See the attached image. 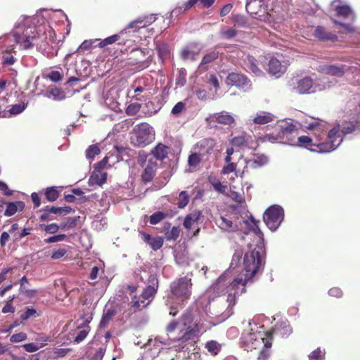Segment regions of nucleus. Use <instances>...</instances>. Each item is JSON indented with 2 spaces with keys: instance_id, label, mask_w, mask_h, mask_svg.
<instances>
[{
  "instance_id": "9",
  "label": "nucleus",
  "mask_w": 360,
  "mask_h": 360,
  "mask_svg": "<svg viewBox=\"0 0 360 360\" xmlns=\"http://www.w3.org/2000/svg\"><path fill=\"white\" fill-rule=\"evenodd\" d=\"M216 146L217 142L214 139L205 138L198 141L193 146V149L204 157L210 155Z\"/></svg>"
},
{
  "instance_id": "19",
  "label": "nucleus",
  "mask_w": 360,
  "mask_h": 360,
  "mask_svg": "<svg viewBox=\"0 0 360 360\" xmlns=\"http://www.w3.org/2000/svg\"><path fill=\"white\" fill-rule=\"evenodd\" d=\"M269 162L268 157L264 154H255L253 158L246 162L251 169H256L266 165Z\"/></svg>"
},
{
  "instance_id": "53",
  "label": "nucleus",
  "mask_w": 360,
  "mask_h": 360,
  "mask_svg": "<svg viewBox=\"0 0 360 360\" xmlns=\"http://www.w3.org/2000/svg\"><path fill=\"white\" fill-rule=\"evenodd\" d=\"M27 338V335L24 332H20L18 333L13 334L10 338V341L11 342H20L25 340Z\"/></svg>"
},
{
  "instance_id": "35",
  "label": "nucleus",
  "mask_w": 360,
  "mask_h": 360,
  "mask_svg": "<svg viewBox=\"0 0 360 360\" xmlns=\"http://www.w3.org/2000/svg\"><path fill=\"white\" fill-rule=\"evenodd\" d=\"M116 311L115 309H108L106 310L101 318L99 326L101 328H105L107 325L109 323L110 321L112 319V318L115 316Z\"/></svg>"
},
{
  "instance_id": "4",
  "label": "nucleus",
  "mask_w": 360,
  "mask_h": 360,
  "mask_svg": "<svg viewBox=\"0 0 360 360\" xmlns=\"http://www.w3.org/2000/svg\"><path fill=\"white\" fill-rule=\"evenodd\" d=\"M131 143L138 147H145L155 140V131L147 123H141L134 130Z\"/></svg>"
},
{
  "instance_id": "56",
  "label": "nucleus",
  "mask_w": 360,
  "mask_h": 360,
  "mask_svg": "<svg viewBox=\"0 0 360 360\" xmlns=\"http://www.w3.org/2000/svg\"><path fill=\"white\" fill-rule=\"evenodd\" d=\"M300 146L308 148L312 146V139L307 136H301L298 138Z\"/></svg>"
},
{
  "instance_id": "59",
  "label": "nucleus",
  "mask_w": 360,
  "mask_h": 360,
  "mask_svg": "<svg viewBox=\"0 0 360 360\" xmlns=\"http://www.w3.org/2000/svg\"><path fill=\"white\" fill-rule=\"evenodd\" d=\"M328 294L330 296H332V297H334L336 298H340L343 295V292H342V290L338 287H334V288H330L328 290Z\"/></svg>"
},
{
  "instance_id": "18",
  "label": "nucleus",
  "mask_w": 360,
  "mask_h": 360,
  "mask_svg": "<svg viewBox=\"0 0 360 360\" xmlns=\"http://www.w3.org/2000/svg\"><path fill=\"white\" fill-rule=\"evenodd\" d=\"M318 70L323 74L337 77H342L345 74V69L342 65H321L319 67Z\"/></svg>"
},
{
  "instance_id": "3",
  "label": "nucleus",
  "mask_w": 360,
  "mask_h": 360,
  "mask_svg": "<svg viewBox=\"0 0 360 360\" xmlns=\"http://www.w3.org/2000/svg\"><path fill=\"white\" fill-rule=\"evenodd\" d=\"M158 279L154 275L148 278V285L143 288L141 295L131 296L129 306L134 312L141 311L146 309L154 299L158 289Z\"/></svg>"
},
{
  "instance_id": "28",
  "label": "nucleus",
  "mask_w": 360,
  "mask_h": 360,
  "mask_svg": "<svg viewBox=\"0 0 360 360\" xmlns=\"http://www.w3.org/2000/svg\"><path fill=\"white\" fill-rule=\"evenodd\" d=\"M316 37L322 41H336L338 37L331 32H327L326 30L320 26L316 27Z\"/></svg>"
},
{
  "instance_id": "29",
  "label": "nucleus",
  "mask_w": 360,
  "mask_h": 360,
  "mask_svg": "<svg viewBox=\"0 0 360 360\" xmlns=\"http://www.w3.org/2000/svg\"><path fill=\"white\" fill-rule=\"evenodd\" d=\"M335 11L338 16H342L343 18L351 17L352 20L355 18V15L354 14L352 10L347 5L338 6L335 8Z\"/></svg>"
},
{
  "instance_id": "15",
  "label": "nucleus",
  "mask_w": 360,
  "mask_h": 360,
  "mask_svg": "<svg viewBox=\"0 0 360 360\" xmlns=\"http://www.w3.org/2000/svg\"><path fill=\"white\" fill-rule=\"evenodd\" d=\"M155 20V17L153 15L145 16L139 18L127 25L125 29L128 31L129 29H133L134 32H138L141 28L146 27Z\"/></svg>"
},
{
  "instance_id": "26",
  "label": "nucleus",
  "mask_w": 360,
  "mask_h": 360,
  "mask_svg": "<svg viewBox=\"0 0 360 360\" xmlns=\"http://www.w3.org/2000/svg\"><path fill=\"white\" fill-rule=\"evenodd\" d=\"M267 71L270 74L276 75L283 72V67L278 59L273 58L268 63Z\"/></svg>"
},
{
  "instance_id": "34",
  "label": "nucleus",
  "mask_w": 360,
  "mask_h": 360,
  "mask_svg": "<svg viewBox=\"0 0 360 360\" xmlns=\"http://www.w3.org/2000/svg\"><path fill=\"white\" fill-rule=\"evenodd\" d=\"M219 57V52L217 51H211L206 55L204 56V57L202 59V61L199 65L200 68H204L205 70H207V68H205L204 66L207 64H209L215 60H217Z\"/></svg>"
},
{
  "instance_id": "39",
  "label": "nucleus",
  "mask_w": 360,
  "mask_h": 360,
  "mask_svg": "<svg viewBox=\"0 0 360 360\" xmlns=\"http://www.w3.org/2000/svg\"><path fill=\"white\" fill-rule=\"evenodd\" d=\"M156 49L158 53V56L162 59L167 58L169 55V49L167 44L165 43L158 44L156 45Z\"/></svg>"
},
{
  "instance_id": "55",
  "label": "nucleus",
  "mask_w": 360,
  "mask_h": 360,
  "mask_svg": "<svg viewBox=\"0 0 360 360\" xmlns=\"http://www.w3.org/2000/svg\"><path fill=\"white\" fill-rule=\"evenodd\" d=\"M246 143L247 141L244 136H236L231 141L232 145L238 147L244 146L246 145Z\"/></svg>"
},
{
  "instance_id": "45",
  "label": "nucleus",
  "mask_w": 360,
  "mask_h": 360,
  "mask_svg": "<svg viewBox=\"0 0 360 360\" xmlns=\"http://www.w3.org/2000/svg\"><path fill=\"white\" fill-rule=\"evenodd\" d=\"M179 228L173 226L170 231L165 232V238L167 240H176L179 236Z\"/></svg>"
},
{
  "instance_id": "32",
  "label": "nucleus",
  "mask_w": 360,
  "mask_h": 360,
  "mask_svg": "<svg viewBox=\"0 0 360 360\" xmlns=\"http://www.w3.org/2000/svg\"><path fill=\"white\" fill-rule=\"evenodd\" d=\"M44 195L47 201L54 202L58 198L60 192L55 186L48 187L44 190Z\"/></svg>"
},
{
  "instance_id": "54",
  "label": "nucleus",
  "mask_w": 360,
  "mask_h": 360,
  "mask_svg": "<svg viewBox=\"0 0 360 360\" xmlns=\"http://www.w3.org/2000/svg\"><path fill=\"white\" fill-rule=\"evenodd\" d=\"M66 237L67 236L65 234H58L44 239V242L46 243H53L56 242H60L63 241L66 238Z\"/></svg>"
},
{
  "instance_id": "50",
  "label": "nucleus",
  "mask_w": 360,
  "mask_h": 360,
  "mask_svg": "<svg viewBox=\"0 0 360 360\" xmlns=\"http://www.w3.org/2000/svg\"><path fill=\"white\" fill-rule=\"evenodd\" d=\"M40 227L42 229H44L46 233L50 234L56 233V232H58L60 228V226L56 223H52L48 225L41 224Z\"/></svg>"
},
{
  "instance_id": "37",
  "label": "nucleus",
  "mask_w": 360,
  "mask_h": 360,
  "mask_svg": "<svg viewBox=\"0 0 360 360\" xmlns=\"http://www.w3.org/2000/svg\"><path fill=\"white\" fill-rule=\"evenodd\" d=\"M199 49L194 50L187 47L184 49L181 52V57L184 60L191 59L192 60H195L196 56L199 54Z\"/></svg>"
},
{
  "instance_id": "1",
  "label": "nucleus",
  "mask_w": 360,
  "mask_h": 360,
  "mask_svg": "<svg viewBox=\"0 0 360 360\" xmlns=\"http://www.w3.org/2000/svg\"><path fill=\"white\" fill-rule=\"evenodd\" d=\"M264 251V247L262 245H257L253 249H250L245 253L243 257L244 278L242 276L236 278L233 281V288L241 285V292L246 291V283L254 277L262 266V255Z\"/></svg>"
},
{
  "instance_id": "38",
  "label": "nucleus",
  "mask_w": 360,
  "mask_h": 360,
  "mask_svg": "<svg viewBox=\"0 0 360 360\" xmlns=\"http://www.w3.org/2000/svg\"><path fill=\"white\" fill-rule=\"evenodd\" d=\"M107 180V173H102L101 175L94 174L91 175L89 178V184H96L99 186H102L106 182Z\"/></svg>"
},
{
  "instance_id": "22",
  "label": "nucleus",
  "mask_w": 360,
  "mask_h": 360,
  "mask_svg": "<svg viewBox=\"0 0 360 360\" xmlns=\"http://www.w3.org/2000/svg\"><path fill=\"white\" fill-rule=\"evenodd\" d=\"M6 208L4 212V215L11 217L14 215L18 212H21L25 208V203L22 201H15L6 202Z\"/></svg>"
},
{
  "instance_id": "64",
  "label": "nucleus",
  "mask_w": 360,
  "mask_h": 360,
  "mask_svg": "<svg viewBox=\"0 0 360 360\" xmlns=\"http://www.w3.org/2000/svg\"><path fill=\"white\" fill-rule=\"evenodd\" d=\"M15 62V58L11 54H6L3 56V65H11Z\"/></svg>"
},
{
  "instance_id": "46",
  "label": "nucleus",
  "mask_w": 360,
  "mask_h": 360,
  "mask_svg": "<svg viewBox=\"0 0 360 360\" xmlns=\"http://www.w3.org/2000/svg\"><path fill=\"white\" fill-rule=\"evenodd\" d=\"M141 108V105L140 103H131L126 108V114L129 116H134L140 111Z\"/></svg>"
},
{
  "instance_id": "7",
  "label": "nucleus",
  "mask_w": 360,
  "mask_h": 360,
  "mask_svg": "<svg viewBox=\"0 0 360 360\" xmlns=\"http://www.w3.org/2000/svg\"><path fill=\"white\" fill-rule=\"evenodd\" d=\"M264 343V339L255 333H243L241 337V347L248 352L259 348Z\"/></svg>"
},
{
  "instance_id": "31",
  "label": "nucleus",
  "mask_w": 360,
  "mask_h": 360,
  "mask_svg": "<svg viewBox=\"0 0 360 360\" xmlns=\"http://www.w3.org/2000/svg\"><path fill=\"white\" fill-rule=\"evenodd\" d=\"M216 224L222 230L226 231H233V222L231 220L224 217H219V219H216Z\"/></svg>"
},
{
  "instance_id": "49",
  "label": "nucleus",
  "mask_w": 360,
  "mask_h": 360,
  "mask_svg": "<svg viewBox=\"0 0 360 360\" xmlns=\"http://www.w3.org/2000/svg\"><path fill=\"white\" fill-rule=\"evenodd\" d=\"M68 253V250L66 248H60L57 250H54L51 254V259H59L63 257H65Z\"/></svg>"
},
{
  "instance_id": "17",
  "label": "nucleus",
  "mask_w": 360,
  "mask_h": 360,
  "mask_svg": "<svg viewBox=\"0 0 360 360\" xmlns=\"http://www.w3.org/2000/svg\"><path fill=\"white\" fill-rule=\"evenodd\" d=\"M197 311L188 309L181 316L180 321L184 328H193L195 322H199L197 319Z\"/></svg>"
},
{
  "instance_id": "42",
  "label": "nucleus",
  "mask_w": 360,
  "mask_h": 360,
  "mask_svg": "<svg viewBox=\"0 0 360 360\" xmlns=\"http://www.w3.org/2000/svg\"><path fill=\"white\" fill-rule=\"evenodd\" d=\"M100 152L101 150L97 144L91 145L86 150V157L87 159L93 160Z\"/></svg>"
},
{
  "instance_id": "20",
  "label": "nucleus",
  "mask_w": 360,
  "mask_h": 360,
  "mask_svg": "<svg viewBox=\"0 0 360 360\" xmlns=\"http://www.w3.org/2000/svg\"><path fill=\"white\" fill-rule=\"evenodd\" d=\"M275 118L274 115L269 112L259 111L256 114L252 121L255 124L262 125L273 122Z\"/></svg>"
},
{
  "instance_id": "21",
  "label": "nucleus",
  "mask_w": 360,
  "mask_h": 360,
  "mask_svg": "<svg viewBox=\"0 0 360 360\" xmlns=\"http://www.w3.org/2000/svg\"><path fill=\"white\" fill-rule=\"evenodd\" d=\"M120 33H123L122 38L119 39L118 44L125 46V51H127L129 49L133 47L135 45V40L133 39L134 37V32L131 34L130 31H127V29H124Z\"/></svg>"
},
{
  "instance_id": "40",
  "label": "nucleus",
  "mask_w": 360,
  "mask_h": 360,
  "mask_svg": "<svg viewBox=\"0 0 360 360\" xmlns=\"http://www.w3.org/2000/svg\"><path fill=\"white\" fill-rule=\"evenodd\" d=\"M89 330L90 328L88 325V322L86 321L83 328L78 332L77 335L75 338V342L79 343L84 340L87 336Z\"/></svg>"
},
{
  "instance_id": "25",
  "label": "nucleus",
  "mask_w": 360,
  "mask_h": 360,
  "mask_svg": "<svg viewBox=\"0 0 360 360\" xmlns=\"http://www.w3.org/2000/svg\"><path fill=\"white\" fill-rule=\"evenodd\" d=\"M297 90L300 94L309 93L313 86V79L309 77H305L297 82Z\"/></svg>"
},
{
  "instance_id": "63",
  "label": "nucleus",
  "mask_w": 360,
  "mask_h": 360,
  "mask_svg": "<svg viewBox=\"0 0 360 360\" xmlns=\"http://www.w3.org/2000/svg\"><path fill=\"white\" fill-rule=\"evenodd\" d=\"M48 77L53 82H59L62 79V76H61L60 73L57 70L51 71L49 74Z\"/></svg>"
},
{
  "instance_id": "23",
  "label": "nucleus",
  "mask_w": 360,
  "mask_h": 360,
  "mask_svg": "<svg viewBox=\"0 0 360 360\" xmlns=\"http://www.w3.org/2000/svg\"><path fill=\"white\" fill-rule=\"evenodd\" d=\"M169 153V147L162 143H159L151 150V154L158 160H165Z\"/></svg>"
},
{
  "instance_id": "5",
  "label": "nucleus",
  "mask_w": 360,
  "mask_h": 360,
  "mask_svg": "<svg viewBox=\"0 0 360 360\" xmlns=\"http://www.w3.org/2000/svg\"><path fill=\"white\" fill-rule=\"evenodd\" d=\"M192 285L191 278L187 276L176 278L170 284L171 294L183 302L190 299Z\"/></svg>"
},
{
  "instance_id": "8",
  "label": "nucleus",
  "mask_w": 360,
  "mask_h": 360,
  "mask_svg": "<svg viewBox=\"0 0 360 360\" xmlns=\"http://www.w3.org/2000/svg\"><path fill=\"white\" fill-rule=\"evenodd\" d=\"M129 60V64L136 65L138 68L144 69L149 65L146 52L141 49H132Z\"/></svg>"
},
{
  "instance_id": "13",
  "label": "nucleus",
  "mask_w": 360,
  "mask_h": 360,
  "mask_svg": "<svg viewBox=\"0 0 360 360\" xmlns=\"http://www.w3.org/2000/svg\"><path fill=\"white\" fill-rule=\"evenodd\" d=\"M139 234L141 239L154 251L160 250L163 245L164 240L162 237H152L151 235L143 231H139Z\"/></svg>"
},
{
  "instance_id": "44",
  "label": "nucleus",
  "mask_w": 360,
  "mask_h": 360,
  "mask_svg": "<svg viewBox=\"0 0 360 360\" xmlns=\"http://www.w3.org/2000/svg\"><path fill=\"white\" fill-rule=\"evenodd\" d=\"M167 217V214L162 212L158 211L150 215L149 221L150 224L155 225L163 220Z\"/></svg>"
},
{
  "instance_id": "30",
  "label": "nucleus",
  "mask_w": 360,
  "mask_h": 360,
  "mask_svg": "<svg viewBox=\"0 0 360 360\" xmlns=\"http://www.w3.org/2000/svg\"><path fill=\"white\" fill-rule=\"evenodd\" d=\"M242 286L238 285L235 287L234 290H230L228 293L227 302L229 307H233L236 303V296L241 295Z\"/></svg>"
},
{
  "instance_id": "48",
  "label": "nucleus",
  "mask_w": 360,
  "mask_h": 360,
  "mask_svg": "<svg viewBox=\"0 0 360 360\" xmlns=\"http://www.w3.org/2000/svg\"><path fill=\"white\" fill-rule=\"evenodd\" d=\"M226 165L223 167L221 169L222 174H229L231 172H234L236 171L237 164L233 162L232 160L230 162H225Z\"/></svg>"
},
{
  "instance_id": "58",
  "label": "nucleus",
  "mask_w": 360,
  "mask_h": 360,
  "mask_svg": "<svg viewBox=\"0 0 360 360\" xmlns=\"http://www.w3.org/2000/svg\"><path fill=\"white\" fill-rule=\"evenodd\" d=\"M37 314V311L32 308H27L26 311L21 314L20 319L22 321H26L29 319L30 317L34 316Z\"/></svg>"
},
{
  "instance_id": "16",
  "label": "nucleus",
  "mask_w": 360,
  "mask_h": 360,
  "mask_svg": "<svg viewBox=\"0 0 360 360\" xmlns=\"http://www.w3.org/2000/svg\"><path fill=\"white\" fill-rule=\"evenodd\" d=\"M157 168L158 163L153 160H148L141 176L142 181L145 184L152 181L155 176Z\"/></svg>"
},
{
  "instance_id": "33",
  "label": "nucleus",
  "mask_w": 360,
  "mask_h": 360,
  "mask_svg": "<svg viewBox=\"0 0 360 360\" xmlns=\"http://www.w3.org/2000/svg\"><path fill=\"white\" fill-rule=\"evenodd\" d=\"M245 65L249 68V70L254 72L255 75H259L262 72L260 69L257 67V59L252 56L248 55L247 56L245 60Z\"/></svg>"
},
{
  "instance_id": "52",
  "label": "nucleus",
  "mask_w": 360,
  "mask_h": 360,
  "mask_svg": "<svg viewBox=\"0 0 360 360\" xmlns=\"http://www.w3.org/2000/svg\"><path fill=\"white\" fill-rule=\"evenodd\" d=\"M15 299V296L13 295L11 298V300H8L6 301V304L2 308V313L3 314H7V313H11L13 314L15 311V309L13 307L12 302Z\"/></svg>"
},
{
  "instance_id": "36",
  "label": "nucleus",
  "mask_w": 360,
  "mask_h": 360,
  "mask_svg": "<svg viewBox=\"0 0 360 360\" xmlns=\"http://www.w3.org/2000/svg\"><path fill=\"white\" fill-rule=\"evenodd\" d=\"M122 34L123 33L115 34L108 37H106L105 39L101 40L99 42L98 47L103 48L108 45L112 44L117 41L119 42V39L122 38Z\"/></svg>"
},
{
  "instance_id": "2",
  "label": "nucleus",
  "mask_w": 360,
  "mask_h": 360,
  "mask_svg": "<svg viewBox=\"0 0 360 360\" xmlns=\"http://www.w3.org/2000/svg\"><path fill=\"white\" fill-rule=\"evenodd\" d=\"M356 127L352 122L345 121L341 127L339 124L328 133V141L316 143V152L329 153L335 150L342 141L341 134L346 135L354 131Z\"/></svg>"
},
{
  "instance_id": "41",
  "label": "nucleus",
  "mask_w": 360,
  "mask_h": 360,
  "mask_svg": "<svg viewBox=\"0 0 360 360\" xmlns=\"http://www.w3.org/2000/svg\"><path fill=\"white\" fill-rule=\"evenodd\" d=\"M205 347L207 348L208 352L212 355H217L219 353L221 348L219 344L214 340L208 341L205 345Z\"/></svg>"
},
{
  "instance_id": "43",
  "label": "nucleus",
  "mask_w": 360,
  "mask_h": 360,
  "mask_svg": "<svg viewBox=\"0 0 360 360\" xmlns=\"http://www.w3.org/2000/svg\"><path fill=\"white\" fill-rule=\"evenodd\" d=\"M219 34L222 39H231L236 36L237 31L232 27H229L227 29L221 30Z\"/></svg>"
},
{
  "instance_id": "6",
  "label": "nucleus",
  "mask_w": 360,
  "mask_h": 360,
  "mask_svg": "<svg viewBox=\"0 0 360 360\" xmlns=\"http://www.w3.org/2000/svg\"><path fill=\"white\" fill-rule=\"evenodd\" d=\"M284 212L281 207L273 205L264 213L263 219L266 225L272 231L276 230L283 219Z\"/></svg>"
},
{
  "instance_id": "51",
  "label": "nucleus",
  "mask_w": 360,
  "mask_h": 360,
  "mask_svg": "<svg viewBox=\"0 0 360 360\" xmlns=\"http://www.w3.org/2000/svg\"><path fill=\"white\" fill-rule=\"evenodd\" d=\"M88 353L87 352L86 355L89 360H102L105 354V349L103 347H99L91 356H90V354H88Z\"/></svg>"
},
{
  "instance_id": "57",
  "label": "nucleus",
  "mask_w": 360,
  "mask_h": 360,
  "mask_svg": "<svg viewBox=\"0 0 360 360\" xmlns=\"http://www.w3.org/2000/svg\"><path fill=\"white\" fill-rule=\"evenodd\" d=\"M20 288L19 290L21 293L25 295L27 297H32L36 295L37 290H28L26 288L25 285L22 283L20 284Z\"/></svg>"
},
{
  "instance_id": "27",
  "label": "nucleus",
  "mask_w": 360,
  "mask_h": 360,
  "mask_svg": "<svg viewBox=\"0 0 360 360\" xmlns=\"http://www.w3.org/2000/svg\"><path fill=\"white\" fill-rule=\"evenodd\" d=\"M202 158L196 151L192 152L188 158V165L190 168L197 170L200 168L202 162Z\"/></svg>"
},
{
  "instance_id": "24",
  "label": "nucleus",
  "mask_w": 360,
  "mask_h": 360,
  "mask_svg": "<svg viewBox=\"0 0 360 360\" xmlns=\"http://www.w3.org/2000/svg\"><path fill=\"white\" fill-rule=\"evenodd\" d=\"M201 214L202 213L199 210H194L192 212L187 214L183 223L184 228L186 229L187 230H190L192 228L194 223L197 222L199 220Z\"/></svg>"
},
{
  "instance_id": "12",
  "label": "nucleus",
  "mask_w": 360,
  "mask_h": 360,
  "mask_svg": "<svg viewBox=\"0 0 360 360\" xmlns=\"http://www.w3.org/2000/svg\"><path fill=\"white\" fill-rule=\"evenodd\" d=\"M202 330L205 331L203 328L202 324L200 322H195L193 328H186L185 332L179 338L178 340L182 342L194 340L198 337V333Z\"/></svg>"
},
{
  "instance_id": "11",
  "label": "nucleus",
  "mask_w": 360,
  "mask_h": 360,
  "mask_svg": "<svg viewBox=\"0 0 360 360\" xmlns=\"http://www.w3.org/2000/svg\"><path fill=\"white\" fill-rule=\"evenodd\" d=\"M207 120L210 123H217L224 125H231L235 122L234 117L226 111L210 115Z\"/></svg>"
},
{
  "instance_id": "62",
  "label": "nucleus",
  "mask_w": 360,
  "mask_h": 360,
  "mask_svg": "<svg viewBox=\"0 0 360 360\" xmlns=\"http://www.w3.org/2000/svg\"><path fill=\"white\" fill-rule=\"evenodd\" d=\"M185 108V103L180 101V102H178L172 108V113L174 115H179V113H181L182 112V110L184 109Z\"/></svg>"
},
{
  "instance_id": "61",
  "label": "nucleus",
  "mask_w": 360,
  "mask_h": 360,
  "mask_svg": "<svg viewBox=\"0 0 360 360\" xmlns=\"http://www.w3.org/2000/svg\"><path fill=\"white\" fill-rule=\"evenodd\" d=\"M14 269L13 267L4 268L0 273V284L8 278L7 274L11 273Z\"/></svg>"
},
{
  "instance_id": "10",
  "label": "nucleus",
  "mask_w": 360,
  "mask_h": 360,
  "mask_svg": "<svg viewBox=\"0 0 360 360\" xmlns=\"http://www.w3.org/2000/svg\"><path fill=\"white\" fill-rule=\"evenodd\" d=\"M227 85L235 86L238 88H244L250 86V80L243 74L231 72L226 79Z\"/></svg>"
},
{
  "instance_id": "60",
  "label": "nucleus",
  "mask_w": 360,
  "mask_h": 360,
  "mask_svg": "<svg viewBox=\"0 0 360 360\" xmlns=\"http://www.w3.org/2000/svg\"><path fill=\"white\" fill-rule=\"evenodd\" d=\"M35 37H27L22 42L21 46L25 49H30L34 46L33 41Z\"/></svg>"
},
{
  "instance_id": "47",
  "label": "nucleus",
  "mask_w": 360,
  "mask_h": 360,
  "mask_svg": "<svg viewBox=\"0 0 360 360\" xmlns=\"http://www.w3.org/2000/svg\"><path fill=\"white\" fill-rule=\"evenodd\" d=\"M189 202V196L186 191H181L179 195V202L177 206L179 208L185 207Z\"/></svg>"
},
{
  "instance_id": "14",
  "label": "nucleus",
  "mask_w": 360,
  "mask_h": 360,
  "mask_svg": "<svg viewBox=\"0 0 360 360\" xmlns=\"http://www.w3.org/2000/svg\"><path fill=\"white\" fill-rule=\"evenodd\" d=\"M233 281H229L226 276H221L213 285L214 292L219 295L229 292L230 290H234L233 288Z\"/></svg>"
}]
</instances>
